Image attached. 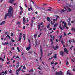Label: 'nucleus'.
Listing matches in <instances>:
<instances>
[{"instance_id": "32", "label": "nucleus", "mask_w": 75, "mask_h": 75, "mask_svg": "<svg viewBox=\"0 0 75 75\" xmlns=\"http://www.w3.org/2000/svg\"><path fill=\"white\" fill-rule=\"evenodd\" d=\"M17 48L18 52H20V50L19 48L18 47H17Z\"/></svg>"}, {"instance_id": "20", "label": "nucleus", "mask_w": 75, "mask_h": 75, "mask_svg": "<svg viewBox=\"0 0 75 75\" xmlns=\"http://www.w3.org/2000/svg\"><path fill=\"white\" fill-rule=\"evenodd\" d=\"M70 22V21H68V25H71L72 24L70 23L69 22Z\"/></svg>"}, {"instance_id": "54", "label": "nucleus", "mask_w": 75, "mask_h": 75, "mask_svg": "<svg viewBox=\"0 0 75 75\" xmlns=\"http://www.w3.org/2000/svg\"><path fill=\"white\" fill-rule=\"evenodd\" d=\"M20 66V65L18 64L16 66V67L17 68H18V67Z\"/></svg>"}, {"instance_id": "40", "label": "nucleus", "mask_w": 75, "mask_h": 75, "mask_svg": "<svg viewBox=\"0 0 75 75\" xmlns=\"http://www.w3.org/2000/svg\"><path fill=\"white\" fill-rule=\"evenodd\" d=\"M50 24H49L48 25H47V28H49L50 27Z\"/></svg>"}, {"instance_id": "9", "label": "nucleus", "mask_w": 75, "mask_h": 75, "mask_svg": "<svg viewBox=\"0 0 75 75\" xmlns=\"http://www.w3.org/2000/svg\"><path fill=\"white\" fill-rule=\"evenodd\" d=\"M53 23L52 22V21H51V24H52V25H54V24H55V20L53 19Z\"/></svg>"}, {"instance_id": "17", "label": "nucleus", "mask_w": 75, "mask_h": 75, "mask_svg": "<svg viewBox=\"0 0 75 75\" xmlns=\"http://www.w3.org/2000/svg\"><path fill=\"white\" fill-rule=\"evenodd\" d=\"M53 57V58H57V54H55L54 55V56L52 57Z\"/></svg>"}, {"instance_id": "31", "label": "nucleus", "mask_w": 75, "mask_h": 75, "mask_svg": "<svg viewBox=\"0 0 75 75\" xmlns=\"http://www.w3.org/2000/svg\"><path fill=\"white\" fill-rule=\"evenodd\" d=\"M22 34L21 33H20V35L19 36V37H22Z\"/></svg>"}, {"instance_id": "4", "label": "nucleus", "mask_w": 75, "mask_h": 75, "mask_svg": "<svg viewBox=\"0 0 75 75\" xmlns=\"http://www.w3.org/2000/svg\"><path fill=\"white\" fill-rule=\"evenodd\" d=\"M31 49V45L30 44L29 45L28 47H27L26 48V50L27 51H29V50Z\"/></svg>"}, {"instance_id": "59", "label": "nucleus", "mask_w": 75, "mask_h": 75, "mask_svg": "<svg viewBox=\"0 0 75 75\" xmlns=\"http://www.w3.org/2000/svg\"><path fill=\"white\" fill-rule=\"evenodd\" d=\"M33 20H32V24H31V25H33Z\"/></svg>"}, {"instance_id": "55", "label": "nucleus", "mask_w": 75, "mask_h": 75, "mask_svg": "<svg viewBox=\"0 0 75 75\" xmlns=\"http://www.w3.org/2000/svg\"><path fill=\"white\" fill-rule=\"evenodd\" d=\"M53 30H56V27H54V28H53Z\"/></svg>"}, {"instance_id": "18", "label": "nucleus", "mask_w": 75, "mask_h": 75, "mask_svg": "<svg viewBox=\"0 0 75 75\" xmlns=\"http://www.w3.org/2000/svg\"><path fill=\"white\" fill-rule=\"evenodd\" d=\"M40 26H41V25H38V29H39V30L40 29V28H41V27Z\"/></svg>"}, {"instance_id": "28", "label": "nucleus", "mask_w": 75, "mask_h": 75, "mask_svg": "<svg viewBox=\"0 0 75 75\" xmlns=\"http://www.w3.org/2000/svg\"><path fill=\"white\" fill-rule=\"evenodd\" d=\"M39 73L40 74V75H43V73L39 71Z\"/></svg>"}, {"instance_id": "49", "label": "nucleus", "mask_w": 75, "mask_h": 75, "mask_svg": "<svg viewBox=\"0 0 75 75\" xmlns=\"http://www.w3.org/2000/svg\"><path fill=\"white\" fill-rule=\"evenodd\" d=\"M64 37H65V36H66V33L65 32H64Z\"/></svg>"}, {"instance_id": "29", "label": "nucleus", "mask_w": 75, "mask_h": 75, "mask_svg": "<svg viewBox=\"0 0 75 75\" xmlns=\"http://www.w3.org/2000/svg\"><path fill=\"white\" fill-rule=\"evenodd\" d=\"M67 25V23H66L65 22L64 24V26L65 27H67V25Z\"/></svg>"}, {"instance_id": "46", "label": "nucleus", "mask_w": 75, "mask_h": 75, "mask_svg": "<svg viewBox=\"0 0 75 75\" xmlns=\"http://www.w3.org/2000/svg\"><path fill=\"white\" fill-rule=\"evenodd\" d=\"M22 67H23L22 66H21L20 68L19 69L20 70V69H21V68H22Z\"/></svg>"}, {"instance_id": "3", "label": "nucleus", "mask_w": 75, "mask_h": 75, "mask_svg": "<svg viewBox=\"0 0 75 75\" xmlns=\"http://www.w3.org/2000/svg\"><path fill=\"white\" fill-rule=\"evenodd\" d=\"M55 74L57 75H63V73L61 71H59V72H56Z\"/></svg>"}, {"instance_id": "30", "label": "nucleus", "mask_w": 75, "mask_h": 75, "mask_svg": "<svg viewBox=\"0 0 75 75\" xmlns=\"http://www.w3.org/2000/svg\"><path fill=\"white\" fill-rule=\"evenodd\" d=\"M66 65H68V64H69L68 61L66 60Z\"/></svg>"}, {"instance_id": "58", "label": "nucleus", "mask_w": 75, "mask_h": 75, "mask_svg": "<svg viewBox=\"0 0 75 75\" xmlns=\"http://www.w3.org/2000/svg\"><path fill=\"white\" fill-rule=\"evenodd\" d=\"M50 41L51 42H52V39H50Z\"/></svg>"}, {"instance_id": "53", "label": "nucleus", "mask_w": 75, "mask_h": 75, "mask_svg": "<svg viewBox=\"0 0 75 75\" xmlns=\"http://www.w3.org/2000/svg\"><path fill=\"white\" fill-rule=\"evenodd\" d=\"M12 72V70H10L9 71V73H10V74Z\"/></svg>"}, {"instance_id": "42", "label": "nucleus", "mask_w": 75, "mask_h": 75, "mask_svg": "<svg viewBox=\"0 0 75 75\" xmlns=\"http://www.w3.org/2000/svg\"><path fill=\"white\" fill-rule=\"evenodd\" d=\"M61 42L62 43V44H64V41H63V40H62V41H61Z\"/></svg>"}, {"instance_id": "38", "label": "nucleus", "mask_w": 75, "mask_h": 75, "mask_svg": "<svg viewBox=\"0 0 75 75\" xmlns=\"http://www.w3.org/2000/svg\"><path fill=\"white\" fill-rule=\"evenodd\" d=\"M52 53H50L48 55V56H49V55H52Z\"/></svg>"}, {"instance_id": "48", "label": "nucleus", "mask_w": 75, "mask_h": 75, "mask_svg": "<svg viewBox=\"0 0 75 75\" xmlns=\"http://www.w3.org/2000/svg\"><path fill=\"white\" fill-rule=\"evenodd\" d=\"M54 66H53L52 67V68L53 69H54V68H55V64L54 65Z\"/></svg>"}, {"instance_id": "13", "label": "nucleus", "mask_w": 75, "mask_h": 75, "mask_svg": "<svg viewBox=\"0 0 75 75\" xmlns=\"http://www.w3.org/2000/svg\"><path fill=\"white\" fill-rule=\"evenodd\" d=\"M30 8H28L29 11H31V10H32V7H31V5H30Z\"/></svg>"}, {"instance_id": "10", "label": "nucleus", "mask_w": 75, "mask_h": 75, "mask_svg": "<svg viewBox=\"0 0 75 75\" xmlns=\"http://www.w3.org/2000/svg\"><path fill=\"white\" fill-rule=\"evenodd\" d=\"M16 0H9V3L11 4H13V1H14Z\"/></svg>"}, {"instance_id": "24", "label": "nucleus", "mask_w": 75, "mask_h": 75, "mask_svg": "<svg viewBox=\"0 0 75 75\" xmlns=\"http://www.w3.org/2000/svg\"><path fill=\"white\" fill-rule=\"evenodd\" d=\"M37 34H35L34 35V37H35V38H36V37H37Z\"/></svg>"}, {"instance_id": "7", "label": "nucleus", "mask_w": 75, "mask_h": 75, "mask_svg": "<svg viewBox=\"0 0 75 75\" xmlns=\"http://www.w3.org/2000/svg\"><path fill=\"white\" fill-rule=\"evenodd\" d=\"M6 23V21H4L0 23V25H2Z\"/></svg>"}, {"instance_id": "19", "label": "nucleus", "mask_w": 75, "mask_h": 75, "mask_svg": "<svg viewBox=\"0 0 75 75\" xmlns=\"http://www.w3.org/2000/svg\"><path fill=\"white\" fill-rule=\"evenodd\" d=\"M56 19L55 20L56 21H57V19L58 18H59V17L58 16H56Z\"/></svg>"}, {"instance_id": "27", "label": "nucleus", "mask_w": 75, "mask_h": 75, "mask_svg": "<svg viewBox=\"0 0 75 75\" xmlns=\"http://www.w3.org/2000/svg\"><path fill=\"white\" fill-rule=\"evenodd\" d=\"M0 60H1L2 61H4V60L2 58H1L0 57Z\"/></svg>"}, {"instance_id": "52", "label": "nucleus", "mask_w": 75, "mask_h": 75, "mask_svg": "<svg viewBox=\"0 0 75 75\" xmlns=\"http://www.w3.org/2000/svg\"><path fill=\"white\" fill-rule=\"evenodd\" d=\"M13 33H11V36H13Z\"/></svg>"}, {"instance_id": "26", "label": "nucleus", "mask_w": 75, "mask_h": 75, "mask_svg": "<svg viewBox=\"0 0 75 75\" xmlns=\"http://www.w3.org/2000/svg\"><path fill=\"white\" fill-rule=\"evenodd\" d=\"M23 20L24 22H25V21H26V20L25 19V18L24 17H23Z\"/></svg>"}, {"instance_id": "11", "label": "nucleus", "mask_w": 75, "mask_h": 75, "mask_svg": "<svg viewBox=\"0 0 75 75\" xmlns=\"http://www.w3.org/2000/svg\"><path fill=\"white\" fill-rule=\"evenodd\" d=\"M61 55L62 56L64 55V52H63V51H61L60 52Z\"/></svg>"}, {"instance_id": "50", "label": "nucleus", "mask_w": 75, "mask_h": 75, "mask_svg": "<svg viewBox=\"0 0 75 75\" xmlns=\"http://www.w3.org/2000/svg\"><path fill=\"white\" fill-rule=\"evenodd\" d=\"M17 24H20V22H18L17 23Z\"/></svg>"}, {"instance_id": "41", "label": "nucleus", "mask_w": 75, "mask_h": 75, "mask_svg": "<svg viewBox=\"0 0 75 75\" xmlns=\"http://www.w3.org/2000/svg\"><path fill=\"white\" fill-rule=\"evenodd\" d=\"M20 70L19 69L18 70H16V71L19 72H20Z\"/></svg>"}, {"instance_id": "51", "label": "nucleus", "mask_w": 75, "mask_h": 75, "mask_svg": "<svg viewBox=\"0 0 75 75\" xmlns=\"http://www.w3.org/2000/svg\"><path fill=\"white\" fill-rule=\"evenodd\" d=\"M54 64V62H51V64L52 65V64Z\"/></svg>"}, {"instance_id": "25", "label": "nucleus", "mask_w": 75, "mask_h": 75, "mask_svg": "<svg viewBox=\"0 0 75 75\" xmlns=\"http://www.w3.org/2000/svg\"><path fill=\"white\" fill-rule=\"evenodd\" d=\"M47 20L48 21H50V18L49 17H47Z\"/></svg>"}, {"instance_id": "43", "label": "nucleus", "mask_w": 75, "mask_h": 75, "mask_svg": "<svg viewBox=\"0 0 75 75\" xmlns=\"http://www.w3.org/2000/svg\"><path fill=\"white\" fill-rule=\"evenodd\" d=\"M33 52V51H30L28 53H29V54H31V53H32Z\"/></svg>"}, {"instance_id": "45", "label": "nucleus", "mask_w": 75, "mask_h": 75, "mask_svg": "<svg viewBox=\"0 0 75 75\" xmlns=\"http://www.w3.org/2000/svg\"><path fill=\"white\" fill-rule=\"evenodd\" d=\"M23 13V11H21L20 12V14L21 15L22 13Z\"/></svg>"}, {"instance_id": "61", "label": "nucleus", "mask_w": 75, "mask_h": 75, "mask_svg": "<svg viewBox=\"0 0 75 75\" xmlns=\"http://www.w3.org/2000/svg\"><path fill=\"white\" fill-rule=\"evenodd\" d=\"M50 37H51V38H52V35H50Z\"/></svg>"}, {"instance_id": "15", "label": "nucleus", "mask_w": 75, "mask_h": 75, "mask_svg": "<svg viewBox=\"0 0 75 75\" xmlns=\"http://www.w3.org/2000/svg\"><path fill=\"white\" fill-rule=\"evenodd\" d=\"M58 26V23H55L54 25V27H56V28Z\"/></svg>"}, {"instance_id": "23", "label": "nucleus", "mask_w": 75, "mask_h": 75, "mask_svg": "<svg viewBox=\"0 0 75 75\" xmlns=\"http://www.w3.org/2000/svg\"><path fill=\"white\" fill-rule=\"evenodd\" d=\"M6 35L7 37H8L9 38V39H10V37L9 35V34H7Z\"/></svg>"}, {"instance_id": "37", "label": "nucleus", "mask_w": 75, "mask_h": 75, "mask_svg": "<svg viewBox=\"0 0 75 75\" xmlns=\"http://www.w3.org/2000/svg\"><path fill=\"white\" fill-rule=\"evenodd\" d=\"M28 41L29 42V44H30V40L29 39H28Z\"/></svg>"}, {"instance_id": "1", "label": "nucleus", "mask_w": 75, "mask_h": 75, "mask_svg": "<svg viewBox=\"0 0 75 75\" xmlns=\"http://www.w3.org/2000/svg\"><path fill=\"white\" fill-rule=\"evenodd\" d=\"M13 9L12 7L11 6H10L9 7V9L8 10V13L5 14L4 19L6 20L7 18V16L8 17H13Z\"/></svg>"}, {"instance_id": "34", "label": "nucleus", "mask_w": 75, "mask_h": 75, "mask_svg": "<svg viewBox=\"0 0 75 75\" xmlns=\"http://www.w3.org/2000/svg\"><path fill=\"white\" fill-rule=\"evenodd\" d=\"M2 44L3 45H4L6 44V42H2Z\"/></svg>"}, {"instance_id": "12", "label": "nucleus", "mask_w": 75, "mask_h": 75, "mask_svg": "<svg viewBox=\"0 0 75 75\" xmlns=\"http://www.w3.org/2000/svg\"><path fill=\"white\" fill-rule=\"evenodd\" d=\"M53 48L54 49V50H56L57 49L56 48H58V47L57 46L55 47L53 46Z\"/></svg>"}, {"instance_id": "6", "label": "nucleus", "mask_w": 75, "mask_h": 75, "mask_svg": "<svg viewBox=\"0 0 75 75\" xmlns=\"http://www.w3.org/2000/svg\"><path fill=\"white\" fill-rule=\"evenodd\" d=\"M40 52H41V56L42 57L43 55V52H42V48H41V47L40 46Z\"/></svg>"}, {"instance_id": "56", "label": "nucleus", "mask_w": 75, "mask_h": 75, "mask_svg": "<svg viewBox=\"0 0 75 75\" xmlns=\"http://www.w3.org/2000/svg\"><path fill=\"white\" fill-rule=\"evenodd\" d=\"M62 24H65V22L64 21H63L62 22Z\"/></svg>"}, {"instance_id": "64", "label": "nucleus", "mask_w": 75, "mask_h": 75, "mask_svg": "<svg viewBox=\"0 0 75 75\" xmlns=\"http://www.w3.org/2000/svg\"><path fill=\"white\" fill-rule=\"evenodd\" d=\"M16 74L17 75H18V71H16Z\"/></svg>"}, {"instance_id": "14", "label": "nucleus", "mask_w": 75, "mask_h": 75, "mask_svg": "<svg viewBox=\"0 0 75 75\" xmlns=\"http://www.w3.org/2000/svg\"><path fill=\"white\" fill-rule=\"evenodd\" d=\"M59 28H60V30H63L64 29V27H63V28H62L61 27V25H60L59 26Z\"/></svg>"}, {"instance_id": "62", "label": "nucleus", "mask_w": 75, "mask_h": 75, "mask_svg": "<svg viewBox=\"0 0 75 75\" xmlns=\"http://www.w3.org/2000/svg\"><path fill=\"white\" fill-rule=\"evenodd\" d=\"M51 9H47V11H51Z\"/></svg>"}, {"instance_id": "8", "label": "nucleus", "mask_w": 75, "mask_h": 75, "mask_svg": "<svg viewBox=\"0 0 75 75\" xmlns=\"http://www.w3.org/2000/svg\"><path fill=\"white\" fill-rule=\"evenodd\" d=\"M64 52H65L67 54H68V51L67 50V48H65L64 49Z\"/></svg>"}, {"instance_id": "47", "label": "nucleus", "mask_w": 75, "mask_h": 75, "mask_svg": "<svg viewBox=\"0 0 75 75\" xmlns=\"http://www.w3.org/2000/svg\"><path fill=\"white\" fill-rule=\"evenodd\" d=\"M43 22H42L40 23V25H43Z\"/></svg>"}, {"instance_id": "21", "label": "nucleus", "mask_w": 75, "mask_h": 75, "mask_svg": "<svg viewBox=\"0 0 75 75\" xmlns=\"http://www.w3.org/2000/svg\"><path fill=\"white\" fill-rule=\"evenodd\" d=\"M21 37H19L18 41H21Z\"/></svg>"}, {"instance_id": "2", "label": "nucleus", "mask_w": 75, "mask_h": 75, "mask_svg": "<svg viewBox=\"0 0 75 75\" xmlns=\"http://www.w3.org/2000/svg\"><path fill=\"white\" fill-rule=\"evenodd\" d=\"M70 7H71V5H69L66 8L64 7V8L66 10L67 12H70L72 11V9L70 8Z\"/></svg>"}, {"instance_id": "44", "label": "nucleus", "mask_w": 75, "mask_h": 75, "mask_svg": "<svg viewBox=\"0 0 75 75\" xmlns=\"http://www.w3.org/2000/svg\"><path fill=\"white\" fill-rule=\"evenodd\" d=\"M73 47H74L73 46V45H72L71 46V47H70V50H72V48H73Z\"/></svg>"}, {"instance_id": "22", "label": "nucleus", "mask_w": 75, "mask_h": 75, "mask_svg": "<svg viewBox=\"0 0 75 75\" xmlns=\"http://www.w3.org/2000/svg\"><path fill=\"white\" fill-rule=\"evenodd\" d=\"M23 38H24V40H25V34H23Z\"/></svg>"}, {"instance_id": "33", "label": "nucleus", "mask_w": 75, "mask_h": 75, "mask_svg": "<svg viewBox=\"0 0 75 75\" xmlns=\"http://www.w3.org/2000/svg\"><path fill=\"white\" fill-rule=\"evenodd\" d=\"M53 59V57H52L51 58H49L48 60H51V59Z\"/></svg>"}, {"instance_id": "16", "label": "nucleus", "mask_w": 75, "mask_h": 75, "mask_svg": "<svg viewBox=\"0 0 75 75\" xmlns=\"http://www.w3.org/2000/svg\"><path fill=\"white\" fill-rule=\"evenodd\" d=\"M4 74H5V73L4 72H2L0 74V75H4Z\"/></svg>"}, {"instance_id": "60", "label": "nucleus", "mask_w": 75, "mask_h": 75, "mask_svg": "<svg viewBox=\"0 0 75 75\" xmlns=\"http://www.w3.org/2000/svg\"><path fill=\"white\" fill-rule=\"evenodd\" d=\"M58 64V62H56L54 63L55 65H56L57 64Z\"/></svg>"}, {"instance_id": "5", "label": "nucleus", "mask_w": 75, "mask_h": 75, "mask_svg": "<svg viewBox=\"0 0 75 75\" xmlns=\"http://www.w3.org/2000/svg\"><path fill=\"white\" fill-rule=\"evenodd\" d=\"M35 43L36 46H38V45H39V44H40V41H36Z\"/></svg>"}, {"instance_id": "63", "label": "nucleus", "mask_w": 75, "mask_h": 75, "mask_svg": "<svg viewBox=\"0 0 75 75\" xmlns=\"http://www.w3.org/2000/svg\"><path fill=\"white\" fill-rule=\"evenodd\" d=\"M45 6H46V5H47V4L46 3H44L43 4Z\"/></svg>"}, {"instance_id": "35", "label": "nucleus", "mask_w": 75, "mask_h": 75, "mask_svg": "<svg viewBox=\"0 0 75 75\" xmlns=\"http://www.w3.org/2000/svg\"><path fill=\"white\" fill-rule=\"evenodd\" d=\"M23 69H26V68L25 67V66H23Z\"/></svg>"}, {"instance_id": "39", "label": "nucleus", "mask_w": 75, "mask_h": 75, "mask_svg": "<svg viewBox=\"0 0 75 75\" xmlns=\"http://www.w3.org/2000/svg\"><path fill=\"white\" fill-rule=\"evenodd\" d=\"M65 10L64 9H62V12H65Z\"/></svg>"}, {"instance_id": "36", "label": "nucleus", "mask_w": 75, "mask_h": 75, "mask_svg": "<svg viewBox=\"0 0 75 75\" xmlns=\"http://www.w3.org/2000/svg\"><path fill=\"white\" fill-rule=\"evenodd\" d=\"M41 35V33H40V34L38 36V37H40Z\"/></svg>"}, {"instance_id": "57", "label": "nucleus", "mask_w": 75, "mask_h": 75, "mask_svg": "<svg viewBox=\"0 0 75 75\" xmlns=\"http://www.w3.org/2000/svg\"><path fill=\"white\" fill-rule=\"evenodd\" d=\"M20 7L21 10H23V8H22V7H21V6H20Z\"/></svg>"}]
</instances>
